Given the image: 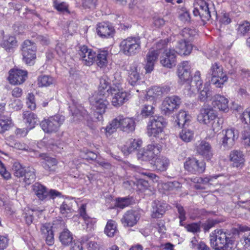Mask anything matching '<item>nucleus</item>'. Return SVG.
Wrapping results in <instances>:
<instances>
[{"instance_id": "9b49d317", "label": "nucleus", "mask_w": 250, "mask_h": 250, "mask_svg": "<svg viewBox=\"0 0 250 250\" xmlns=\"http://www.w3.org/2000/svg\"><path fill=\"white\" fill-rule=\"evenodd\" d=\"M181 103V99L177 96L167 97L162 102L161 110L166 115L170 114L180 107Z\"/></svg>"}, {"instance_id": "0eeeda50", "label": "nucleus", "mask_w": 250, "mask_h": 250, "mask_svg": "<svg viewBox=\"0 0 250 250\" xmlns=\"http://www.w3.org/2000/svg\"><path fill=\"white\" fill-rule=\"evenodd\" d=\"M89 100L93 110L100 115V117H97L98 120H101L102 115L104 113L108 104V102L106 100L105 92L101 91L94 94L90 98Z\"/></svg>"}, {"instance_id": "b1692460", "label": "nucleus", "mask_w": 250, "mask_h": 250, "mask_svg": "<svg viewBox=\"0 0 250 250\" xmlns=\"http://www.w3.org/2000/svg\"><path fill=\"white\" fill-rule=\"evenodd\" d=\"M158 56L159 53L156 50H149L146 56V63L144 67L146 73H150L153 70Z\"/></svg>"}, {"instance_id": "f3484780", "label": "nucleus", "mask_w": 250, "mask_h": 250, "mask_svg": "<svg viewBox=\"0 0 250 250\" xmlns=\"http://www.w3.org/2000/svg\"><path fill=\"white\" fill-rule=\"evenodd\" d=\"M223 137L222 138V145L225 147L230 148L234 145L238 139L239 133L237 130L233 128L223 131Z\"/></svg>"}, {"instance_id": "ddd939ff", "label": "nucleus", "mask_w": 250, "mask_h": 250, "mask_svg": "<svg viewBox=\"0 0 250 250\" xmlns=\"http://www.w3.org/2000/svg\"><path fill=\"white\" fill-rule=\"evenodd\" d=\"M184 168L192 174L202 173L206 169L205 163L195 158H188L184 163Z\"/></svg>"}, {"instance_id": "e433bc0d", "label": "nucleus", "mask_w": 250, "mask_h": 250, "mask_svg": "<svg viewBox=\"0 0 250 250\" xmlns=\"http://www.w3.org/2000/svg\"><path fill=\"white\" fill-rule=\"evenodd\" d=\"M60 209L63 216L70 217L73 212L71 201L68 199L65 200L61 205Z\"/></svg>"}, {"instance_id": "72a5a7b5", "label": "nucleus", "mask_w": 250, "mask_h": 250, "mask_svg": "<svg viewBox=\"0 0 250 250\" xmlns=\"http://www.w3.org/2000/svg\"><path fill=\"white\" fill-rule=\"evenodd\" d=\"M142 141L141 140L139 139H131L129 140L128 144L125 146L123 148V151L125 155L128 154L140 147L142 146Z\"/></svg>"}, {"instance_id": "de8ad7c7", "label": "nucleus", "mask_w": 250, "mask_h": 250, "mask_svg": "<svg viewBox=\"0 0 250 250\" xmlns=\"http://www.w3.org/2000/svg\"><path fill=\"white\" fill-rule=\"evenodd\" d=\"M79 213L87 226L92 227L95 223L93 219L90 218L86 213V205L82 204L79 209Z\"/></svg>"}, {"instance_id": "bb28decb", "label": "nucleus", "mask_w": 250, "mask_h": 250, "mask_svg": "<svg viewBox=\"0 0 250 250\" xmlns=\"http://www.w3.org/2000/svg\"><path fill=\"white\" fill-rule=\"evenodd\" d=\"M176 51L174 49L166 50L165 54L161 60V64L167 68H171L176 65Z\"/></svg>"}, {"instance_id": "8fccbe9b", "label": "nucleus", "mask_w": 250, "mask_h": 250, "mask_svg": "<svg viewBox=\"0 0 250 250\" xmlns=\"http://www.w3.org/2000/svg\"><path fill=\"white\" fill-rule=\"evenodd\" d=\"M237 34L240 36L245 35L250 30V23L248 21H244L239 24L236 29Z\"/></svg>"}, {"instance_id": "58836bf2", "label": "nucleus", "mask_w": 250, "mask_h": 250, "mask_svg": "<svg viewBox=\"0 0 250 250\" xmlns=\"http://www.w3.org/2000/svg\"><path fill=\"white\" fill-rule=\"evenodd\" d=\"M219 175H216L213 176H209L206 177H193L190 179V181L194 183L207 184H210V185L213 184L212 183L214 182Z\"/></svg>"}, {"instance_id": "c85d7f7f", "label": "nucleus", "mask_w": 250, "mask_h": 250, "mask_svg": "<svg viewBox=\"0 0 250 250\" xmlns=\"http://www.w3.org/2000/svg\"><path fill=\"white\" fill-rule=\"evenodd\" d=\"M175 48L176 53L181 55H188L191 53L192 46L189 42L182 40L177 42Z\"/></svg>"}, {"instance_id": "9d476101", "label": "nucleus", "mask_w": 250, "mask_h": 250, "mask_svg": "<svg viewBox=\"0 0 250 250\" xmlns=\"http://www.w3.org/2000/svg\"><path fill=\"white\" fill-rule=\"evenodd\" d=\"M162 146L157 144L148 145L143 150L138 154V158L143 161H150L154 159L161 152Z\"/></svg>"}, {"instance_id": "bf43d9fd", "label": "nucleus", "mask_w": 250, "mask_h": 250, "mask_svg": "<svg viewBox=\"0 0 250 250\" xmlns=\"http://www.w3.org/2000/svg\"><path fill=\"white\" fill-rule=\"evenodd\" d=\"M34 214V211L29 209H26L23 213V216L28 225H30L33 222Z\"/></svg>"}, {"instance_id": "c03bdc74", "label": "nucleus", "mask_w": 250, "mask_h": 250, "mask_svg": "<svg viewBox=\"0 0 250 250\" xmlns=\"http://www.w3.org/2000/svg\"><path fill=\"white\" fill-rule=\"evenodd\" d=\"M169 164V160L166 157H161L156 159L155 161L156 168L160 171H164L167 169Z\"/></svg>"}, {"instance_id": "864d4df0", "label": "nucleus", "mask_w": 250, "mask_h": 250, "mask_svg": "<svg viewBox=\"0 0 250 250\" xmlns=\"http://www.w3.org/2000/svg\"><path fill=\"white\" fill-rule=\"evenodd\" d=\"M160 86H154L149 89L146 93V98H157L162 96V92H160Z\"/></svg>"}, {"instance_id": "79ce46f5", "label": "nucleus", "mask_w": 250, "mask_h": 250, "mask_svg": "<svg viewBox=\"0 0 250 250\" xmlns=\"http://www.w3.org/2000/svg\"><path fill=\"white\" fill-rule=\"evenodd\" d=\"M55 80L49 75H41L38 78V84L39 87H47L53 84Z\"/></svg>"}, {"instance_id": "c9c22d12", "label": "nucleus", "mask_w": 250, "mask_h": 250, "mask_svg": "<svg viewBox=\"0 0 250 250\" xmlns=\"http://www.w3.org/2000/svg\"><path fill=\"white\" fill-rule=\"evenodd\" d=\"M190 120V115L185 111L181 110L176 115L175 122L179 127H182L188 123Z\"/></svg>"}, {"instance_id": "2eb2a0df", "label": "nucleus", "mask_w": 250, "mask_h": 250, "mask_svg": "<svg viewBox=\"0 0 250 250\" xmlns=\"http://www.w3.org/2000/svg\"><path fill=\"white\" fill-rule=\"evenodd\" d=\"M70 111L73 117V122L85 120L88 125L91 124L92 118L87 111L81 105L76 106L72 105L70 107Z\"/></svg>"}, {"instance_id": "a211bd4d", "label": "nucleus", "mask_w": 250, "mask_h": 250, "mask_svg": "<svg viewBox=\"0 0 250 250\" xmlns=\"http://www.w3.org/2000/svg\"><path fill=\"white\" fill-rule=\"evenodd\" d=\"M27 77V72L19 69H11L9 72L8 80L10 83L19 85L24 82Z\"/></svg>"}, {"instance_id": "39448f33", "label": "nucleus", "mask_w": 250, "mask_h": 250, "mask_svg": "<svg viewBox=\"0 0 250 250\" xmlns=\"http://www.w3.org/2000/svg\"><path fill=\"white\" fill-rule=\"evenodd\" d=\"M64 121V116L56 115L44 119L41 122L40 125L45 133L48 134L55 133L59 131Z\"/></svg>"}, {"instance_id": "dca6fc26", "label": "nucleus", "mask_w": 250, "mask_h": 250, "mask_svg": "<svg viewBox=\"0 0 250 250\" xmlns=\"http://www.w3.org/2000/svg\"><path fill=\"white\" fill-rule=\"evenodd\" d=\"M33 192L41 201L48 199L50 196H57L58 193L54 190L48 192L46 188L39 183H36L32 186Z\"/></svg>"}, {"instance_id": "4c0bfd02", "label": "nucleus", "mask_w": 250, "mask_h": 250, "mask_svg": "<svg viewBox=\"0 0 250 250\" xmlns=\"http://www.w3.org/2000/svg\"><path fill=\"white\" fill-rule=\"evenodd\" d=\"M43 167L47 171H55L57 167V161L55 159L46 156L42 162Z\"/></svg>"}, {"instance_id": "7ed1b4c3", "label": "nucleus", "mask_w": 250, "mask_h": 250, "mask_svg": "<svg viewBox=\"0 0 250 250\" xmlns=\"http://www.w3.org/2000/svg\"><path fill=\"white\" fill-rule=\"evenodd\" d=\"M216 117V113L212 107H203L200 110V113L197 116V120L202 124L208 126L211 125L214 130L215 128L218 127L219 129L221 127L220 122H222L221 119H218L217 123H215V120Z\"/></svg>"}, {"instance_id": "4468645a", "label": "nucleus", "mask_w": 250, "mask_h": 250, "mask_svg": "<svg viewBox=\"0 0 250 250\" xmlns=\"http://www.w3.org/2000/svg\"><path fill=\"white\" fill-rule=\"evenodd\" d=\"M140 67L139 65L134 62L130 64L128 69V77L127 81L128 83L132 86H137L143 83L140 75Z\"/></svg>"}, {"instance_id": "423d86ee", "label": "nucleus", "mask_w": 250, "mask_h": 250, "mask_svg": "<svg viewBox=\"0 0 250 250\" xmlns=\"http://www.w3.org/2000/svg\"><path fill=\"white\" fill-rule=\"evenodd\" d=\"M209 75L211 77V83L218 88L222 87L228 80L227 74L223 71V67L216 62L212 64L209 71Z\"/></svg>"}, {"instance_id": "c756f323", "label": "nucleus", "mask_w": 250, "mask_h": 250, "mask_svg": "<svg viewBox=\"0 0 250 250\" xmlns=\"http://www.w3.org/2000/svg\"><path fill=\"white\" fill-rule=\"evenodd\" d=\"M167 208L166 203L155 201L152 203L151 216L153 218H160L165 213Z\"/></svg>"}, {"instance_id": "6e6552de", "label": "nucleus", "mask_w": 250, "mask_h": 250, "mask_svg": "<svg viewBox=\"0 0 250 250\" xmlns=\"http://www.w3.org/2000/svg\"><path fill=\"white\" fill-rule=\"evenodd\" d=\"M21 50L23 62L27 64L33 65L36 58V43L30 40H25L21 45Z\"/></svg>"}, {"instance_id": "774afa93", "label": "nucleus", "mask_w": 250, "mask_h": 250, "mask_svg": "<svg viewBox=\"0 0 250 250\" xmlns=\"http://www.w3.org/2000/svg\"><path fill=\"white\" fill-rule=\"evenodd\" d=\"M210 95V92L208 87H204L203 90H201L199 95V99L202 102L206 101Z\"/></svg>"}, {"instance_id": "0e129e2a", "label": "nucleus", "mask_w": 250, "mask_h": 250, "mask_svg": "<svg viewBox=\"0 0 250 250\" xmlns=\"http://www.w3.org/2000/svg\"><path fill=\"white\" fill-rule=\"evenodd\" d=\"M82 243L83 244L87 243V246L89 250H93L97 248V244L94 241H89L88 236L83 237L81 240Z\"/></svg>"}, {"instance_id": "69168bd1", "label": "nucleus", "mask_w": 250, "mask_h": 250, "mask_svg": "<svg viewBox=\"0 0 250 250\" xmlns=\"http://www.w3.org/2000/svg\"><path fill=\"white\" fill-rule=\"evenodd\" d=\"M108 82H107L104 79H101L100 81V85L99 87V91L98 93H100L101 91H105V95L108 93Z\"/></svg>"}, {"instance_id": "e2e57ef3", "label": "nucleus", "mask_w": 250, "mask_h": 250, "mask_svg": "<svg viewBox=\"0 0 250 250\" xmlns=\"http://www.w3.org/2000/svg\"><path fill=\"white\" fill-rule=\"evenodd\" d=\"M131 203V201L129 198H122L118 199L116 202L117 207L124 208L128 206Z\"/></svg>"}, {"instance_id": "f704fd0d", "label": "nucleus", "mask_w": 250, "mask_h": 250, "mask_svg": "<svg viewBox=\"0 0 250 250\" xmlns=\"http://www.w3.org/2000/svg\"><path fill=\"white\" fill-rule=\"evenodd\" d=\"M59 240L63 246H68L73 242V235L68 229H65L60 232Z\"/></svg>"}, {"instance_id": "f8f14e48", "label": "nucleus", "mask_w": 250, "mask_h": 250, "mask_svg": "<svg viewBox=\"0 0 250 250\" xmlns=\"http://www.w3.org/2000/svg\"><path fill=\"white\" fill-rule=\"evenodd\" d=\"M193 13L195 16H199L204 21H208L211 18L208 3L205 0H197L194 5Z\"/></svg>"}, {"instance_id": "412c9836", "label": "nucleus", "mask_w": 250, "mask_h": 250, "mask_svg": "<svg viewBox=\"0 0 250 250\" xmlns=\"http://www.w3.org/2000/svg\"><path fill=\"white\" fill-rule=\"evenodd\" d=\"M190 65L188 62H183L178 65L177 75L181 83H189L190 80Z\"/></svg>"}, {"instance_id": "09e8293b", "label": "nucleus", "mask_w": 250, "mask_h": 250, "mask_svg": "<svg viewBox=\"0 0 250 250\" xmlns=\"http://www.w3.org/2000/svg\"><path fill=\"white\" fill-rule=\"evenodd\" d=\"M108 53L106 51H102L99 52L97 55L96 62L100 67L105 66L107 63V57Z\"/></svg>"}, {"instance_id": "3c124183", "label": "nucleus", "mask_w": 250, "mask_h": 250, "mask_svg": "<svg viewBox=\"0 0 250 250\" xmlns=\"http://www.w3.org/2000/svg\"><path fill=\"white\" fill-rule=\"evenodd\" d=\"M26 168V167H22L20 163L18 162H15L13 164L12 168L14 175L17 177H23Z\"/></svg>"}, {"instance_id": "f257e3e1", "label": "nucleus", "mask_w": 250, "mask_h": 250, "mask_svg": "<svg viewBox=\"0 0 250 250\" xmlns=\"http://www.w3.org/2000/svg\"><path fill=\"white\" fill-rule=\"evenodd\" d=\"M238 230L232 229L230 231L215 229L210 234V243L215 250H235L236 235Z\"/></svg>"}, {"instance_id": "a19ab883", "label": "nucleus", "mask_w": 250, "mask_h": 250, "mask_svg": "<svg viewBox=\"0 0 250 250\" xmlns=\"http://www.w3.org/2000/svg\"><path fill=\"white\" fill-rule=\"evenodd\" d=\"M23 176V181L27 185L33 183L36 179L35 169L30 167H26L25 169Z\"/></svg>"}, {"instance_id": "4be33fe9", "label": "nucleus", "mask_w": 250, "mask_h": 250, "mask_svg": "<svg viewBox=\"0 0 250 250\" xmlns=\"http://www.w3.org/2000/svg\"><path fill=\"white\" fill-rule=\"evenodd\" d=\"M118 89L113 88L112 90V104L114 106H119L122 105L124 103L128 100V95L123 89H120L118 86Z\"/></svg>"}, {"instance_id": "37998d69", "label": "nucleus", "mask_w": 250, "mask_h": 250, "mask_svg": "<svg viewBox=\"0 0 250 250\" xmlns=\"http://www.w3.org/2000/svg\"><path fill=\"white\" fill-rule=\"evenodd\" d=\"M117 232V224L115 221L109 220L104 229V233L109 237H113Z\"/></svg>"}, {"instance_id": "13d9d810", "label": "nucleus", "mask_w": 250, "mask_h": 250, "mask_svg": "<svg viewBox=\"0 0 250 250\" xmlns=\"http://www.w3.org/2000/svg\"><path fill=\"white\" fill-rule=\"evenodd\" d=\"M54 6L56 10L61 12H68V5L64 2H59L55 1L54 2Z\"/></svg>"}, {"instance_id": "cd10ccee", "label": "nucleus", "mask_w": 250, "mask_h": 250, "mask_svg": "<svg viewBox=\"0 0 250 250\" xmlns=\"http://www.w3.org/2000/svg\"><path fill=\"white\" fill-rule=\"evenodd\" d=\"M197 152L207 159L212 156V148L209 143L205 140L201 141L196 147Z\"/></svg>"}, {"instance_id": "ea45409f", "label": "nucleus", "mask_w": 250, "mask_h": 250, "mask_svg": "<svg viewBox=\"0 0 250 250\" xmlns=\"http://www.w3.org/2000/svg\"><path fill=\"white\" fill-rule=\"evenodd\" d=\"M182 188L180 183L177 181L168 182L162 184V188L166 191L176 193Z\"/></svg>"}, {"instance_id": "052dcab7", "label": "nucleus", "mask_w": 250, "mask_h": 250, "mask_svg": "<svg viewBox=\"0 0 250 250\" xmlns=\"http://www.w3.org/2000/svg\"><path fill=\"white\" fill-rule=\"evenodd\" d=\"M176 207L179 214L178 217L180 219V224L181 226H183V222L186 219V211L184 208L181 205L177 204Z\"/></svg>"}, {"instance_id": "338daca9", "label": "nucleus", "mask_w": 250, "mask_h": 250, "mask_svg": "<svg viewBox=\"0 0 250 250\" xmlns=\"http://www.w3.org/2000/svg\"><path fill=\"white\" fill-rule=\"evenodd\" d=\"M179 18L184 22H188L190 20L189 12L186 9H181L179 12Z\"/></svg>"}, {"instance_id": "603ef678", "label": "nucleus", "mask_w": 250, "mask_h": 250, "mask_svg": "<svg viewBox=\"0 0 250 250\" xmlns=\"http://www.w3.org/2000/svg\"><path fill=\"white\" fill-rule=\"evenodd\" d=\"M196 33V32L195 30L185 28L182 31L181 35L184 38L183 40L189 42L192 40Z\"/></svg>"}, {"instance_id": "f03ea898", "label": "nucleus", "mask_w": 250, "mask_h": 250, "mask_svg": "<svg viewBox=\"0 0 250 250\" xmlns=\"http://www.w3.org/2000/svg\"><path fill=\"white\" fill-rule=\"evenodd\" d=\"M136 127L135 119L133 117H125L119 115L114 118L106 127H103L106 136L110 135L117 128L126 133L133 132Z\"/></svg>"}, {"instance_id": "20e7f679", "label": "nucleus", "mask_w": 250, "mask_h": 250, "mask_svg": "<svg viewBox=\"0 0 250 250\" xmlns=\"http://www.w3.org/2000/svg\"><path fill=\"white\" fill-rule=\"evenodd\" d=\"M141 42L138 37H130L123 40L120 43V50L126 56L137 54L141 49Z\"/></svg>"}, {"instance_id": "6ab92c4d", "label": "nucleus", "mask_w": 250, "mask_h": 250, "mask_svg": "<svg viewBox=\"0 0 250 250\" xmlns=\"http://www.w3.org/2000/svg\"><path fill=\"white\" fill-rule=\"evenodd\" d=\"M229 160L231 163V166L238 169H241L245 164V156L243 151L240 150H233L229 155Z\"/></svg>"}, {"instance_id": "473e14b6", "label": "nucleus", "mask_w": 250, "mask_h": 250, "mask_svg": "<svg viewBox=\"0 0 250 250\" xmlns=\"http://www.w3.org/2000/svg\"><path fill=\"white\" fill-rule=\"evenodd\" d=\"M189 85L190 87L188 88L192 93H194L196 89L199 90L203 84V81L201 78V73L199 71H196L193 77L189 81Z\"/></svg>"}, {"instance_id": "2f4dec72", "label": "nucleus", "mask_w": 250, "mask_h": 250, "mask_svg": "<svg viewBox=\"0 0 250 250\" xmlns=\"http://www.w3.org/2000/svg\"><path fill=\"white\" fill-rule=\"evenodd\" d=\"M22 118L29 129L33 128L38 122L37 116L35 113L29 111L23 112Z\"/></svg>"}, {"instance_id": "5701e85b", "label": "nucleus", "mask_w": 250, "mask_h": 250, "mask_svg": "<svg viewBox=\"0 0 250 250\" xmlns=\"http://www.w3.org/2000/svg\"><path fill=\"white\" fill-rule=\"evenodd\" d=\"M79 55L83 63L86 65H91L96 56L95 52L91 49L88 48L86 46L81 47L79 51Z\"/></svg>"}, {"instance_id": "aec40b11", "label": "nucleus", "mask_w": 250, "mask_h": 250, "mask_svg": "<svg viewBox=\"0 0 250 250\" xmlns=\"http://www.w3.org/2000/svg\"><path fill=\"white\" fill-rule=\"evenodd\" d=\"M140 218V214L138 210L131 209L126 211L121 221L125 227H133L135 225Z\"/></svg>"}, {"instance_id": "5fc2aeb1", "label": "nucleus", "mask_w": 250, "mask_h": 250, "mask_svg": "<svg viewBox=\"0 0 250 250\" xmlns=\"http://www.w3.org/2000/svg\"><path fill=\"white\" fill-rule=\"evenodd\" d=\"M12 120L5 118V117L0 119V133H4L9 130L11 126Z\"/></svg>"}, {"instance_id": "680f3d73", "label": "nucleus", "mask_w": 250, "mask_h": 250, "mask_svg": "<svg viewBox=\"0 0 250 250\" xmlns=\"http://www.w3.org/2000/svg\"><path fill=\"white\" fill-rule=\"evenodd\" d=\"M56 51L57 53L61 57H64L67 53L66 46L61 43H58L56 47Z\"/></svg>"}, {"instance_id": "7c9ffc66", "label": "nucleus", "mask_w": 250, "mask_h": 250, "mask_svg": "<svg viewBox=\"0 0 250 250\" xmlns=\"http://www.w3.org/2000/svg\"><path fill=\"white\" fill-rule=\"evenodd\" d=\"M50 224L45 223L42 225L41 231L46 237V242L49 246H52L54 243V233Z\"/></svg>"}, {"instance_id": "a18cd8bd", "label": "nucleus", "mask_w": 250, "mask_h": 250, "mask_svg": "<svg viewBox=\"0 0 250 250\" xmlns=\"http://www.w3.org/2000/svg\"><path fill=\"white\" fill-rule=\"evenodd\" d=\"M17 41L13 36H9L8 38L4 40L1 43V46L7 51L10 52L13 50V48L16 45Z\"/></svg>"}, {"instance_id": "1a4fd4ad", "label": "nucleus", "mask_w": 250, "mask_h": 250, "mask_svg": "<svg viewBox=\"0 0 250 250\" xmlns=\"http://www.w3.org/2000/svg\"><path fill=\"white\" fill-rule=\"evenodd\" d=\"M165 123L164 119L161 116L154 117L150 119L147 125V135L149 137L159 138L163 131Z\"/></svg>"}, {"instance_id": "393cba45", "label": "nucleus", "mask_w": 250, "mask_h": 250, "mask_svg": "<svg viewBox=\"0 0 250 250\" xmlns=\"http://www.w3.org/2000/svg\"><path fill=\"white\" fill-rule=\"evenodd\" d=\"M96 30L98 35L103 38L112 37L114 33L113 27L109 23L105 22L98 23Z\"/></svg>"}, {"instance_id": "49530a36", "label": "nucleus", "mask_w": 250, "mask_h": 250, "mask_svg": "<svg viewBox=\"0 0 250 250\" xmlns=\"http://www.w3.org/2000/svg\"><path fill=\"white\" fill-rule=\"evenodd\" d=\"M193 137L194 132L190 129L184 128L179 133V137L185 142H190L193 139Z\"/></svg>"}, {"instance_id": "4d7b16f0", "label": "nucleus", "mask_w": 250, "mask_h": 250, "mask_svg": "<svg viewBox=\"0 0 250 250\" xmlns=\"http://www.w3.org/2000/svg\"><path fill=\"white\" fill-rule=\"evenodd\" d=\"M26 104L28 108L32 110H34L36 109V104L35 103V98L32 93L28 94L26 97Z\"/></svg>"}, {"instance_id": "6e6d98bb", "label": "nucleus", "mask_w": 250, "mask_h": 250, "mask_svg": "<svg viewBox=\"0 0 250 250\" xmlns=\"http://www.w3.org/2000/svg\"><path fill=\"white\" fill-rule=\"evenodd\" d=\"M154 113V107L152 105L145 104L142 107L141 114L145 118L152 116Z\"/></svg>"}, {"instance_id": "a878e982", "label": "nucleus", "mask_w": 250, "mask_h": 250, "mask_svg": "<svg viewBox=\"0 0 250 250\" xmlns=\"http://www.w3.org/2000/svg\"><path fill=\"white\" fill-rule=\"evenodd\" d=\"M229 100L224 96L217 94L212 98V104L219 110L227 112L229 110Z\"/></svg>"}]
</instances>
